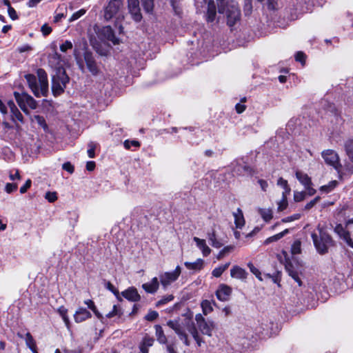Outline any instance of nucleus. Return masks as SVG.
<instances>
[{"mask_svg":"<svg viewBox=\"0 0 353 353\" xmlns=\"http://www.w3.org/2000/svg\"><path fill=\"white\" fill-rule=\"evenodd\" d=\"M201 307L203 310V312L205 315H207L208 314L210 313L213 309L212 307V303L208 300H204L201 303Z\"/></svg>","mask_w":353,"mask_h":353,"instance_id":"nucleus-32","label":"nucleus"},{"mask_svg":"<svg viewBox=\"0 0 353 353\" xmlns=\"http://www.w3.org/2000/svg\"><path fill=\"white\" fill-rule=\"evenodd\" d=\"M123 145H124L125 148L127 150L130 149L132 146L135 147V148H138L140 146L139 142L137 141H135V140H132V141L125 140L123 143Z\"/></svg>","mask_w":353,"mask_h":353,"instance_id":"nucleus-47","label":"nucleus"},{"mask_svg":"<svg viewBox=\"0 0 353 353\" xmlns=\"http://www.w3.org/2000/svg\"><path fill=\"white\" fill-rule=\"evenodd\" d=\"M243 10L245 15H248L251 13L252 10V5L251 0H245Z\"/></svg>","mask_w":353,"mask_h":353,"instance_id":"nucleus-53","label":"nucleus"},{"mask_svg":"<svg viewBox=\"0 0 353 353\" xmlns=\"http://www.w3.org/2000/svg\"><path fill=\"white\" fill-rule=\"evenodd\" d=\"M248 267L250 268V272L254 274L256 277L260 280V281H263V279L261 278V272L259 270V269H257L252 263H248Z\"/></svg>","mask_w":353,"mask_h":353,"instance_id":"nucleus-41","label":"nucleus"},{"mask_svg":"<svg viewBox=\"0 0 353 353\" xmlns=\"http://www.w3.org/2000/svg\"><path fill=\"white\" fill-rule=\"evenodd\" d=\"M17 188H18V185L17 183H6V185L5 186V191L8 194H11L13 192L16 191L17 190Z\"/></svg>","mask_w":353,"mask_h":353,"instance_id":"nucleus-48","label":"nucleus"},{"mask_svg":"<svg viewBox=\"0 0 353 353\" xmlns=\"http://www.w3.org/2000/svg\"><path fill=\"white\" fill-rule=\"evenodd\" d=\"M92 316L91 313L85 308L80 307L74 314L75 322L81 323Z\"/></svg>","mask_w":353,"mask_h":353,"instance_id":"nucleus-17","label":"nucleus"},{"mask_svg":"<svg viewBox=\"0 0 353 353\" xmlns=\"http://www.w3.org/2000/svg\"><path fill=\"white\" fill-rule=\"evenodd\" d=\"M32 121H36L41 127L46 129L47 128V124L44 118L40 115H34L32 119Z\"/></svg>","mask_w":353,"mask_h":353,"instance_id":"nucleus-43","label":"nucleus"},{"mask_svg":"<svg viewBox=\"0 0 353 353\" xmlns=\"http://www.w3.org/2000/svg\"><path fill=\"white\" fill-rule=\"evenodd\" d=\"M72 43L71 41H65L64 43H63L61 46H60V50L61 51L65 52H66L69 49H72Z\"/></svg>","mask_w":353,"mask_h":353,"instance_id":"nucleus-57","label":"nucleus"},{"mask_svg":"<svg viewBox=\"0 0 353 353\" xmlns=\"http://www.w3.org/2000/svg\"><path fill=\"white\" fill-rule=\"evenodd\" d=\"M193 240L196 243L197 247L202 251L203 255L204 256H207L210 254L211 250L206 245L205 241L204 239H201L198 237H194Z\"/></svg>","mask_w":353,"mask_h":353,"instance_id":"nucleus-19","label":"nucleus"},{"mask_svg":"<svg viewBox=\"0 0 353 353\" xmlns=\"http://www.w3.org/2000/svg\"><path fill=\"white\" fill-rule=\"evenodd\" d=\"M69 77L66 74L64 68H59L52 77V91L54 96L64 92L66 84L69 82Z\"/></svg>","mask_w":353,"mask_h":353,"instance_id":"nucleus-5","label":"nucleus"},{"mask_svg":"<svg viewBox=\"0 0 353 353\" xmlns=\"http://www.w3.org/2000/svg\"><path fill=\"white\" fill-rule=\"evenodd\" d=\"M233 215L234 216V223L237 228H242V227L245 224V220L243 215V212L241 209H237V212H234Z\"/></svg>","mask_w":353,"mask_h":353,"instance_id":"nucleus-23","label":"nucleus"},{"mask_svg":"<svg viewBox=\"0 0 353 353\" xmlns=\"http://www.w3.org/2000/svg\"><path fill=\"white\" fill-rule=\"evenodd\" d=\"M230 275L232 278L244 281L247 279L248 273L245 269L238 265H234L230 270Z\"/></svg>","mask_w":353,"mask_h":353,"instance_id":"nucleus-15","label":"nucleus"},{"mask_svg":"<svg viewBox=\"0 0 353 353\" xmlns=\"http://www.w3.org/2000/svg\"><path fill=\"white\" fill-rule=\"evenodd\" d=\"M181 272V268L177 265L172 272H165L159 275L161 284L165 289L173 282L176 281Z\"/></svg>","mask_w":353,"mask_h":353,"instance_id":"nucleus-9","label":"nucleus"},{"mask_svg":"<svg viewBox=\"0 0 353 353\" xmlns=\"http://www.w3.org/2000/svg\"><path fill=\"white\" fill-rule=\"evenodd\" d=\"M230 263H227L224 265H220L212 270V274L214 277H220L221 274L228 268Z\"/></svg>","mask_w":353,"mask_h":353,"instance_id":"nucleus-31","label":"nucleus"},{"mask_svg":"<svg viewBox=\"0 0 353 353\" xmlns=\"http://www.w3.org/2000/svg\"><path fill=\"white\" fill-rule=\"evenodd\" d=\"M132 19L137 21L139 22L142 19V15L141 13L140 8H134L132 10H129Z\"/></svg>","mask_w":353,"mask_h":353,"instance_id":"nucleus-37","label":"nucleus"},{"mask_svg":"<svg viewBox=\"0 0 353 353\" xmlns=\"http://www.w3.org/2000/svg\"><path fill=\"white\" fill-rule=\"evenodd\" d=\"M97 143L93 141H90L88 143V155L90 158H94L95 156L94 150L97 148Z\"/></svg>","mask_w":353,"mask_h":353,"instance_id":"nucleus-39","label":"nucleus"},{"mask_svg":"<svg viewBox=\"0 0 353 353\" xmlns=\"http://www.w3.org/2000/svg\"><path fill=\"white\" fill-rule=\"evenodd\" d=\"M31 184H32V181L30 179H28L25 184L21 187L20 188V193L21 194H24L27 192L28 189H29L31 186Z\"/></svg>","mask_w":353,"mask_h":353,"instance_id":"nucleus-61","label":"nucleus"},{"mask_svg":"<svg viewBox=\"0 0 353 353\" xmlns=\"http://www.w3.org/2000/svg\"><path fill=\"white\" fill-rule=\"evenodd\" d=\"M321 200V197L319 196H316L314 199L308 202L304 207L305 210H310L317 203H319Z\"/></svg>","mask_w":353,"mask_h":353,"instance_id":"nucleus-50","label":"nucleus"},{"mask_svg":"<svg viewBox=\"0 0 353 353\" xmlns=\"http://www.w3.org/2000/svg\"><path fill=\"white\" fill-rule=\"evenodd\" d=\"M168 326H169L171 329L174 330L176 334H177L181 329V326L177 321H168L167 323Z\"/></svg>","mask_w":353,"mask_h":353,"instance_id":"nucleus-38","label":"nucleus"},{"mask_svg":"<svg viewBox=\"0 0 353 353\" xmlns=\"http://www.w3.org/2000/svg\"><path fill=\"white\" fill-rule=\"evenodd\" d=\"M105 288L112 292L119 300H121L119 290L110 281L105 282Z\"/></svg>","mask_w":353,"mask_h":353,"instance_id":"nucleus-46","label":"nucleus"},{"mask_svg":"<svg viewBox=\"0 0 353 353\" xmlns=\"http://www.w3.org/2000/svg\"><path fill=\"white\" fill-rule=\"evenodd\" d=\"M8 12L9 17L12 20H16L18 19V15L15 11V10L13 8H12L11 6H9V8H8Z\"/></svg>","mask_w":353,"mask_h":353,"instance_id":"nucleus-63","label":"nucleus"},{"mask_svg":"<svg viewBox=\"0 0 353 353\" xmlns=\"http://www.w3.org/2000/svg\"><path fill=\"white\" fill-rule=\"evenodd\" d=\"M154 341V340L153 338L150 337L148 336H145L143 339L141 345H145V347H149L153 345Z\"/></svg>","mask_w":353,"mask_h":353,"instance_id":"nucleus-58","label":"nucleus"},{"mask_svg":"<svg viewBox=\"0 0 353 353\" xmlns=\"http://www.w3.org/2000/svg\"><path fill=\"white\" fill-rule=\"evenodd\" d=\"M258 212L265 222L270 221L273 217L272 211L270 208H259Z\"/></svg>","mask_w":353,"mask_h":353,"instance_id":"nucleus-27","label":"nucleus"},{"mask_svg":"<svg viewBox=\"0 0 353 353\" xmlns=\"http://www.w3.org/2000/svg\"><path fill=\"white\" fill-rule=\"evenodd\" d=\"M41 31L44 36H47L51 33L52 28L48 24L45 23L41 26Z\"/></svg>","mask_w":353,"mask_h":353,"instance_id":"nucleus-62","label":"nucleus"},{"mask_svg":"<svg viewBox=\"0 0 353 353\" xmlns=\"http://www.w3.org/2000/svg\"><path fill=\"white\" fill-rule=\"evenodd\" d=\"M292 253L293 254H297L301 252V242L299 241H296L292 245Z\"/></svg>","mask_w":353,"mask_h":353,"instance_id":"nucleus-51","label":"nucleus"},{"mask_svg":"<svg viewBox=\"0 0 353 353\" xmlns=\"http://www.w3.org/2000/svg\"><path fill=\"white\" fill-rule=\"evenodd\" d=\"M39 79L37 82V77L32 74L25 75L29 88L36 97H46L48 92V80L46 72L39 68L37 71Z\"/></svg>","mask_w":353,"mask_h":353,"instance_id":"nucleus-1","label":"nucleus"},{"mask_svg":"<svg viewBox=\"0 0 353 353\" xmlns=\"http://www.w3.org/2000/svg\"><path fill=\"white\" fill-rule=\"evenodd\" d=\"M179 339L183 341V343L186 346H189L190 343L188 337V334L185 333V332L181 329L177 334H176Z\"/></svg>","mask_w":353,"mask_h":353,"instance_id":"nucleus-44","label":"nucleus"},{"mask_svg":"<svg viewBox=\"0 0 353 353\" xmlns=\"http://www.w3.org/2000/svg\"><path fill=\"white\" fill-rule=\"evenodd\" d=\"M266 5L268 8L271 10L277 9L278 1L277 0H266Z\"/></svg>","mask_w":353,"mask_h":353,"instance_id":"nucleus-54","label":"nucleus"},{"mask_svg":"<svg viewBox=\"0 0 353 353\" xmlns=\"http://www.w3.org/2000/svg\"><path fill=\"white\" fill-rule=\"evenodd\" d=\"M219 12L225 15L227 24L230 27L234 26L240 20V9L235 1H232L228 2L225 5H219Z\"/></svg>","mask_w":353,"mask_h":353,"instance_id":"nucleus-4","label":"nucleus"},{"mask_svg":"<svg viewBox=\"0 0 353 353\" xmlns=\"http://www.w3.org/2000/svg\"><path fill=\"white\" fill-rule=\"evenodd\" d=\"M314 245L320 254L328 252L330 247L334 245V241L327 231L320 225L317 226L316 231L311 234Z\"/></svg>","mask_w":353,"mask_h":353,"instance_id":"nucleus-2","label":"nucleus"},{"mask_svg":"<svg viewBox=\"0 0 353 353\" xmlns=\"http://www.w3.org/2000/svg\"><path fill=\"white\" fill-rule=\"evenodd\" d=\"M208 239L211 243V245L216 248H221L223 244L216 239L215 231L213 230L212 232L208 234Z\"/></svg>","mask_w":353,"mask_h":353,"instance_id":"nucleus-30","label":"nucleus"},{"mask_svg":"<svg viewBox=\"0 0 353 353\" xmlns=\"http://www.w3.org/2000/svg\"><path fill=\"white\" fill-rule=\"evenodd\" d=\"M277 185L281 186V188L284 189H288V187H289V185H288V181L283 179L282 177H280L278 181H277Z\"/></svg>","mask_w":353,"mask_h":353,"instance_id":"nucleus-64","label":"nucleus"},{"mask_svg":"<svg viewBox=\"0 0 353 353\" xmlns=\"http://www.w3.org/2000/svg\"><path fill=\"white\" fill-rule=\"evenodd\" d=\"M74 56L76 63L82 72H85L86 68L92 75L97 76L99 74V68L92 52L85 50L83 55H80L77 50H74Z\"/></svg>","mask_w":353,"mask_h":353,"instance_id":"nucleus-3","label":"nucleus"},{"mask_svg":"<svg viewBox=\"0 0 353 353\" xmlns=\"http://www.w3.org/2000/svg\"><path fill=\"white\" fill-rule=\"evenodd\" d=\"M123 6L121 0H110L105 9L104 17L108 21L114 17Z\"/></svg>","mask_w":353,"mask_h":353,"instance_id":"nucleus-11","label":"nucleus"},{"mask_svg":"<svg viewBox=\"0 0 353 353\" xmlns=\"http://www.w3.org/2000/svg\"><path fill=\"white\" fill-rule=\"evenodd\" d=\"M154 327L157 341L161 344H165L167 343V337L164 334L162 327L159 325H156Z\"/></svg>","mask_w":353,"mask_h":353,"instance_id":"nucleus-24","label":"nucleus"},{"mask_svg":"<svg viewBox=\"0 0 353 353\" xmlns=\"http://www.w3.org/2000/svg\"><path fill=\"white\" fill-rule=\"evenodd\" d=\"M62 168L70 174L73 173L74 170V166L70 162L64 163Z\"/></svg>","mask_w":353,"mask_h":353,"instance_id":"nucleus-60","label":"nucleus"},{"mask_svg":"<svg viewBox=\"0 0 353 353\" xmlns=\"http://www.w3.org/2000/svg\"><path fill=\"white\" fill-rule=\"evenodd\" d=\"M285 269L288 271L289 275L294 279L296 282L298 283L299 285H301V281L299 276L298 272L293 269V267L291 264H288L285 266Z\"/></svg>","mask_w":353,"mask_h":353,"instance_id":"nucleus-28","label":"nucleus"},{"mask_svg":"<svg viewBox=\"0 0 353 353\" xmlns=\"http://www.w3.org/2000/svg\"><path fill=\"white\" fill-rule=\"evenodd\" d=\"M121 294L126 299L132 302L139 301L141 299V296L139 294L137 290L133 287L129 288L128 289L122 292Z\"/></svg>","mask_w":353,"mask_h":353,"instance_id":"nucleus-14","label":"nucleus"},{"mask_svg":"<svg viewBox=\"0 0 353 353\" xmlns=\"http://www.w3.org/2000/svg\"><path fill=\"white\" fill-rule=\"evenodd\" d=\"M321 156L327 165L333 167L339 174H341L342 165L336 151L330 149L325 150L321 152Z\"/></svg>","mask_w":353,"mask_h":353,"instance_id":"nucleus-7","label":"nucleus"},{"mask_svg":"<svg viewBox=\"0 0 353 353\" xmlns=\"http://www.w3.org/2000/svg\"><path fill=\"white\" fill-rule=\"evenodd\" d=\"M306 192L304 191L298 192L294 191V200L296 202H301L305 199Z\"/></svg>","mask_w":353,"mask_h":353,"instance_id":"nucleus-45","label":"nucleus"},{"mask_svg":"<svg viewBox=\"0 0 353 353\" xmlns=\"http://www.w3.org/2000/svg\"><path fill=\"white\" fill-rule=\"evenodd\" d=\"M1 114L5 116V119L10 118V119L16 123L17 121L23 122V115L14 104V101L10 100L6 105L1 102Z\"/></svg>","mask_w":353,"mask_h":353,"instance_id":"nucleus-6","label":"nucleus"},{"mask_svg":"<svg viewBox=\"0 0 353 353\" xmlns=\"http://www.w3.org/2000/svg\"><path fill=\"white\" fill-rule=\"evenodd\" d=\"M99 34L104 39L112 43L113 45H117L119 43V39L116 37L112 28L110 26L103 27Z\"/></svg>","mask_w":353,"mask_h":353,"instance_id":"nucleus-13","label":"nucleus"},{"mask_svg":"<svg viewBox=\"0 0 353 353\" xmlns=\"http://www.w3.org/2000/svg\"><path fill=\"white\" fill-rule=\"evenodd\" d=\"M296 177L304 187H306L309 185H312L311 178L307 174L303 172L296 171Z\"/></svg>","mask_w":353,"mask_h":353,"instance_id":"nucleus-20","label":"nucleus"},{"mask_svg":"<svg viewBox=\"0 0 353 353\" xmlns=\"http://www.w3.org/2000/svg\"><path fill=\"white\" fill-rule=\"evenodd\" d=\"M141 4L145 12L148 13L152 12L154 8V0H142Z\"/></svg>","mask_w":353,"mask_h":353,"instance_id":"nucleus-34","label":"nucleus"},{"mask_svg":"<svg viewBox=\"0 0 353 353\" xmlns=\"http://www.w3.org/2000/svg\"><path fill=\"white\" fill-rule=\"evenodd\" d=\"M174 296L172 294H168L166 296H163L159 301H158L156 303L157 307H161L167 304L168 303L172 301L174 299Z\"/></svg>","mask_w":353,"mask_h":353,"instance_id":"nucleus-35","label":"nucleus"},{"mask_svg":"<svg viewBox=\"0 0 353 353\" xmlns=\"http://www.w3.org/2000/svg\"><path fill=\"white\" fill-rule=\"evenodd\" d=\"M26 343L28 347H29L32 350H35L36 343L34 340L30 332H27L26 334Z\"/></svg>","mask_w":353,"mask_h":353,"instance_id":"nucleus-33","label":"nucleus"},{"mask_svg":"<svg viewBox=\"0 0 353 353\" xmlns=\"http://www.w3.org/2000/svg\"><path fill=\"white\" fill-rule=\"evenodd\" d=\"M288 233H289V230L285 229L283 232L266 239L264 241V244L268 245L272 242L277 241Z\"/></svg>","mask_w":353,"mask_h":353,"instance_id":"nucleus-26","label":"nucleus"},{"mask_svg":"<svg viewBox=\"0 0 353 353\" xmlns=\"http://www.w3.org/2000/svg\"><path fill=\"white\" fill-rule=\"evenodd\" d=\"M85 13V10L84 9L79 10V11L74 12L71 17L70 18L69 21H74L79 18H80L81 16H83Z\"/></svg>","mask_w":353,"mask_h":353,"instance_id":"nucleus-52","label":"nucleus"},{"mask_svg":"<svg viewBox=\"0 0 353 353\" xmlns=\"http://www.w3.org/2000/svg\"><path fill=\"white\" fill-rule=\"evenodd\" d=\"M195 320L202 334L211 336L212 331L215 328L214 322L212 321H205L201 314H198L195 316Z\"/></svg>","mask_w":353,"mask_h":353,"instance_id":"nucleus-10","label":"nucleus"},{"mask_svg":"<svg viewBox=\"0 0 353 353\" xmlns=\"http://www.w3.org/2000/svg\"><path fill=\"white\" fill-rule=\"evenodd\" d=\"M45 198L50 203L55 201L57 199V193L53 192H48L46 193Z\"/></svg>","mask_w":353,"mask_h":353,"instance_id":"nucleus-55","label":"nucleus"},{"mask_svg":"<svg viewBox=\"0 0 353 353\" xmlns=\"http://www.w3.org/2000/svg\"><path fill=\"white\" fill-rule=\"evenodd\" d=\"M159 316V314L156 311H150L147 315L145 316V319L147 321H152L155 320Z\"/></svg>","mask_w":353,"mask_h":353,"instance_id":"nucleus-59","label":"nucleus"},{"mask_svg":"<svg viewBox=\"0 0 353 353\" xmlns=\"http://www.w3.org/2000/svg\"><path fill=\"white\" fill-rule=\"evenodd\" d=\"M344 147L347 156L353 163V139L347 140L345 143Z\"/></svg>","mask_w":353,"mask_h":353,"instance_id":"nucleus-29","label":"nucleus"},{"mask_svg":"<svg viewBox=\"0 0 353 353\" xmlns=\"http://www.w3.org/2000/svg\"><path fill=\"white\" fill-rule=\"evenodd\" d=\"M14 97L19 105L26 114H29L28 107L32 110L36 109L37 107V102L32 97L26 92L19 94L15 92Z\"/></svg>","mask_w":353,"mask_h":353,"instance_id":"nucleus-8","label":"nucleus"},{"mask_svg":"<svg viewBox=\"0 0 353 353\" xmlns=\"http://www.w3.org/2000/svg\"><path fill=\"white\" fill-rule=\"evenodd\" d=\"M340 236L345 241V243L351 248H353V241L350 237V233L343 230L342 228L339 230V228H336Z\"/></svg>","mask_w":353,"mask_h":353,"instance_id":"nucleus-25","label":"nucleus"},{"mask_svg":"<svg viewBox=\"0 0 353 353\" xmlns=\"http://www.w3.org/2000/svg\"><path fill=\"white\" fill-rule=\"evenodd\" d=\"M301 218V214H294L292 216H288V217H285V218H283L281 219V222L283 223H288V222H291V221H295V220H298Z\"/></svg>","mask_w":353,"mask_h":353,"instance_id":"nucleus-56","label":"nucleus"},{"mask_svg":"<svg viewBox=\"0 0 353 353\" xmlns=\"http://www.w3.org/2000/svg\"><path fill=\"white\" fill-rule=\"evenodd\" d=\"M58 312L63 318L64 322L68 324L69 323V319L67 316L68 310L63 306H61L58 309Z\"/></svg>","mask_w":353,"mask_h":353,"instance_id":"nucleus-49","label":"nucleus"},{"mask_svg":"<svg viewBox=\"0 0 353 353\" xmlns=\"http://www.w3.org/2000/svg\"><path fill=\"white\" fill-rule=\"evenodd\" d=\"M232 292V290L230 286L225 284H221L216 291V296L219 300L227 301L230 299Z\"/></svg>","mask_w":353,"mask_h":353,"instance_id":"nucleus-12","label":"nucleus"},{"mask_svg":"<svg viewBox=\"0 0 353 353\" xmlns=\"http://www.w3.org/2000/svg\"><path fill=\"white\" fill-rule=\"evenodd\" d=\"M159 287V282L158 281V279L157 277H154L150 282L143 283L142 285V288L144 289V290L150 294L155 293Z\"/></svg>","mask_w":353,"mask_h":353,"instance_id":"nucleus-18","label":"nucleus"},{"mask_svg":"<svg viewBox=\"0 0 353 353\" xmlns=\"http://www.w3.org/2000/svg\"><path fill=\"white\" fill-rule=\"evenodd\" d=\"M336 181H332L327 185H323L320 188L321 191L328 193L331 192L337 185Z\"/></svg>","mask_w":353,"mask_h":353,"instance_id":"nucleus-36","label":"nucleus"},{"mask_svg":"<svg viewBox=\"0 0 353 353\" xmlns=\"http://www.w3.org/2000/svg\"><path fill=\"white\" fill-rule=\"evenodd\" d=\"M234 247L233 245H228L225 247L223 250H221L217 255V259H221L224 257L225 254L229 252H231L234 250Z\"/></svg>","mask_w":353,"mask_h":353,"instance_id":"nucleus-42","label":"nucleus"},{"mask_svg":"<svg viewBox=\"0 0 353 353\" xmlns=\"http://www.w3.org/2000/svg\"><path fill=\"white\" fill-rule=\"evenodd\" d=\"M123 314V312L120 308H118L117 305H114L112 310L106 314L107 318H112L114 316L120 317Z\"/></svg>","mask_w":353,"mask_h":353,"instance_id":"nucleus-40","label":"nucleus"},{"mask_svg":"<svg viewBox=\"0 0 353 353\" xmlns=\"http://www.w3.org/2000/svg\"><path fill=\"white\" fill-rule=\"evenodd\" d=\"M216 6L213 1H210L208 5V11L206 14L207 21L208 22H212L215 19L216 17Z\"/></svg>","mask_w":353,"mask_h":353,"instance_id":"nucleus-21","label":"nucleus"},{"mask_svg":"<svg viewBox=\"0 0 353 353\" xmlns=\"http://www.w3.org/2000/svg\"><path fill=\"white\" fill-rule=\"evenodd\" d=\"M48 62L52 68H54V72L58 70L59 68H63L62 66V60L61 55L57 52H54L52 54H50L48 57Z\"/></svg>","mask_w":353,"mask_h":353,"instance_id":"nucleus-16","label":"nucleus"},{"mask_svg":"<svg viewBox=\"0 0 353 353\" xmlns=\"http://www.w3.org/2000/svg\"><path fill=\"white\" fill-rule=\"evenodd\" d=\"M204 261L201 259H197L196 261L191 262H185L184 265L188 270H192L194 271H199L203 268Z\"/></svg>","mask_w":353,"mask_h":353,"instance_id":"nucleus-22","label":"nucleus"}]
</instances>
